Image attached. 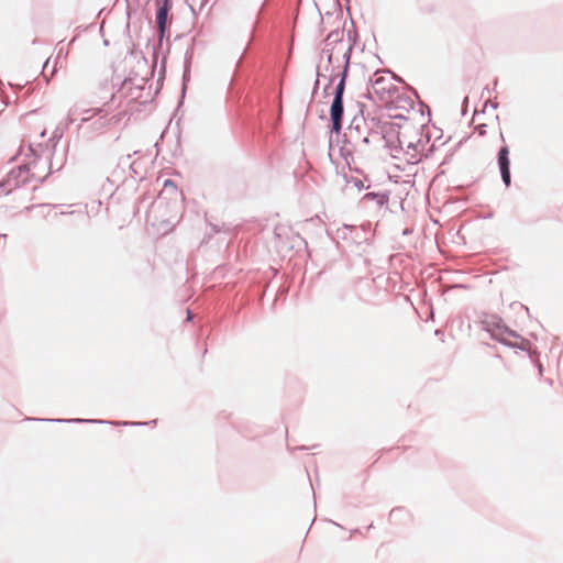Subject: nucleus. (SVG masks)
Segmentation results:
<instances>
[{
    "label": "nucleus",
    "mask_w": 563,
    "mask_h": 563,
    "mask_svg": "<svg viewBox=\"0 0 563 563\" xmlns=\"http://www.w3.org/2000/svg\"><path fill=\"white\" fill-rule=\"evenodd\" d=\"M373 528H374V525H373V522H372L371 525H368V526H367V528H366V529H367V530H371V529H373Z\"/></svg>",
    "instance_id": "338daca9"
},
{
    "label": "nucleus",
    "mask_w": 563,
    "mask_h": 563,
    "mask_svg": "<svg viewBox=\"0 0 563 563\" xmlns=\"http://www.w3.org/2000/svg\"><path fill=\"white\" fill-rule=\"evenodd\" d=\"M343 230H349L353 234L352 239L354 240V242L358 244L369 243L371 238L367 236L365 233H362V230L357 229L356 225L344 224Z\"/></svg>",
    "instance_id": "6ab92c4d"
},
{
    "label": "nucleus",
    "mask_w": 563,
    "mask_h": 563,
    "mask_svg": "<svg viewBox=\"0 0 563 563\" xmlns=\"http://www.w3.org/2000/svg\"><path fill=\"white\" fill-rule=\"evenodd\" d=\"M134 165H135L134 163L130 165V170L133 174L132 177H134V175H137V172H136Z\"/></svg>",
    "instance_id": "3c124183"
},
{
    "label": "nucleus",
    "mask_w": 563,
    "mask_h": 563,
    "mask_svg": "<svg viewBox=\"0 0 563 563\" xmlns=\"http://www.w3.org/2000/svg\"><path fill=\"white\" fill-rule=\"evenodd\" d=\"M65 47H66V46H65V44H64V40H63V41H60V42H58V43L56 44V49H57V57H56V60H58V59L62 57V55H63L64 53H65V56H66V55H68V52H67V51L65 52ZM56 63H57V62H55V64H56Z\"/></svg>",
    "instance_id": "72a5a7b5"
},
{
    "label": "nucleus",
    "mask_w": 563,
    "mask_h": 563,
    "mask_svg": "<svg viewBox=\"0 0 563 563\" xmlns=\"http://www.w3.org/2000/svg\"><path fill=\"white\" fill-rule=\"evenodd\" d=\"M390 190L368 191L362 197V201H375L382 208L388 206L390 199Z\"/></svg>",
    "instance_id": "2eb2a0df"
},
{
    "label": "nucleus",
    "mask_w": 563,
    "mask_h": 563,
    "mask_svg": "<svg viewBox=\"0 0 563 563\" xmlns=\"http://www.w3.org/2000/svg\"><path fill=\"white\" fill-rule=\"evenodd\" d=\"M48 63H49V57H47L46 60L44 62L43 67H42V73L45 71V68L47 67Z\"/></svg>",
    "instance_id": "5fc2aeb1"
},
{
    "label": "nucleus",
    "mask_w": 563,
    "mask_h": 563,
    "mask_svg": "<svg viewBox=\"0 0 563 563\" xmlns=\"http://www.w3.org/2000/svg\"><path fill=\"white\" fill-rule=\"evenodd\" d=\"M361 129H362L361 121L358 120L357 115H355L352 119L351 123L349 124V130H354L357 133H361Z\"/></svg>",
    "instance_id": "473e14b6"
},
{
    "label": "nucleus",
    "mask_w": 563,
    "mask_h": 563,
    "mask_svg": "<svg viewBox=\"0 0 563 563\" xmlns=\"http://www.w3.org/2000/svg\"><path fill=\"white\" fill-rule=\"evenodd\" d=\"M346 183H352L358 190H362L365 188L363 181L360 178L351 176L350 179L346 178ZM371 185L366 186V188H369Z\"/></svg>",
    "instance_id": "2f4dec72"
},
{
    "label": "nucleus",
    "mask_w": 563,
    "mask_h": 563,
    "mask_svg": "<svg viewBox=\"0 0 563 563\" xmlns=\"http://www.w3.org/2000/svg\"><path fill=\"white\" fill-rule=\"evenodd\" d=\"M385 77L384 76H374L369 78V85L374 88V92L379 97V100H384V95L394 96L399 92V88L395 85H389L385 87Z\"/></svg>",
    "instance_id": "9b49d317"
},
{
    "label": "nucleus",
    "mask_w": 563,
    "mask_h": 563,
    "mask_svg": "<svg viewBox=\"0 0 563 563\" xmlns=\"http://www.w3.org/2000/svg\"><path fill=\"white\" fill-rule=\"evenodd\" d=\"M340 68V71L334 75L336 76L338 80L343 79V81H347L350 74V65H342Z\"/></svg>",
    "instance_id": "cd10ccee"
},
{
    "label": "nucleus",
    "mask_w": 563,
    "mask_h": 563,
    "mask_svg": "<svg viewBox=\"0 0 563 563\" xmlns=\"http://www.w3.org/2000/svg\"><path fill=\"white\" fill-rule=\"evenodd\" d=\"M357 229L362 230V233H365L369 238L373 235L372 223L368 221L363 223L361 227H357Z\"/></svg>",
    "instance_id": "e433bc0d"
},
{
    "label": "nucleus",
    "mask_w": 563,
    "mask_h": 563,
    "mask_svg": "<svg viewBox=\"0 0 563 563\" xmlns=\"http://www.w3.org/2000/svg\"><path fill=\"white\" fill-rule=\"evenodd\" d=\"M320 77H325V75H323L321 73V65L318 64L317 65V79L314 80V84H313L312 96L318 92L319 84H320Z\"/></svg>",
    "instance_id": "c85d7f7f"
},
{
    "label": "nucleus",
    "mask_w": 563,
    "mask_h": 563,
    "mask_svg": "<svg viewBox=\"0 0 563 563\" xmlns=\"http://www.w3.org/2000/svg\"><path fill=\"white\" fill-rule=\"evenodd\" d=\"M328 130H329V134H330V137H329V147L330 148H332L334 142L336 145L341 144L340 146H347L349 144H351V141L347 137V135L345 133H342V129H340L339 132L331 130V118L329 119Z\"/></svg>",
    "instance_id": "dca6fc26"
},
{
    "label": "nucleus",
    "mask_w": 563,
    "mask_h": 563,
    "mask_svg": "<svg viewBox=\"0 0 563 563\" xmlns=\"http://www.w3.org/2000/svg\"><path fill=\"white\" fill-rule=\"evenodd\" d=\"M238 431L244 435V437H247V438H254V437H257L258 433L256 432H253L252 430H250V428L245 427V428H240L238 427Z\"/></svg>",
    "instance_id": "4c0bfd02"
},
{
    "label": "nucleus",
    "mask_w": 563,
    "mask_h": 563,
    "mask_svg": "<svg viewBox=\"0 0 563 563\" xmlns=\"http://www.w3.org/2000/svg\"><path fill=\"white\" fill-rule=\"evenodd\" d=\"M467 107H468V97L466 96V97H464L463 102H462V107H461L462 115H466Z\"/></svg>",
    "instance_id": "37998d69"
},
{
    "label": "nucleus",
    "mask_w": 563,
    "mask_h": 563,
    "mask_svg": "<svg viewBox=\"0 0 563 563\" xmlns=\"http://www.w3.org/2000/svg\"><path fill=\"white\" fill-rule=\"evenodd\" d=\"M335 79H336V76L334 74H330V76L328 77V82L323 87V97L324 98L329 96V89L331 88V86L333 85Z\"/></svg>",
    "instance_id": "7c9ffc66"
},
{
    "label": "nucleus",
    "mask_w": 563,
    "mask_h": 563,
    "mask_svg": "<svg viewBox=\"0 0 563 563\" xmlns=\"http://www.w3.org/2000/svg\"><path fill=\"white\" fill-rule=\"evenodd\" d=\"M103 38V45L104 46H109L110 45V41L108 37H102Z\"/></svg>",
    "instance_id": "4d7b16f0"
},
{
    "label": "nucleus",
    "mask_w": 563,
    "mask_h": 563,
    "mask_svg": "<svg viewBox=\"0 0 563 563\" xmlns=\"http://www.w3.org/2000/svg\"><path fill=\"white\" fill-rule=\"evenodd\" d=\"M33 421L55 422V423H91V424H112V426H124V427H144V426H156L157 419L148 421H129V420H102V419H86V418H29Z\"/></svg>",
    "instance_id": "7ed1b4c3"
},
{
    "label": "nucleus",
    "mask_w": 563,
    "mask_h": 563,
    "mask_svg": "<svg viewBox=\"0 0 563 563\" xmlns=\"http://www.w3.org/2000/svg\"><path fill=\"white\" fill-rule=\"evenodd\" d=\"M76 38H77L76 36H73V37H71V40H70V42L67 44V47H68L69 45H71Z\"/></svg>",
    "instance_id": "680f3d73"
},
{
    "label": "nucleus",
    "mask_w": 563,
    "mask_h": 563,
    "mask_svg": "<svg viewBox=\"0 0 563 563\" xmlns=\"http://www.w3.org/2000/svg\"><path fill=\"white\" fill-rule=\"evenodd\" d=\"M34 207H35V206L26 207V208H25V210H26V211H30V210H32Z\"/></svg>",
    "instance_id": "774afa93"
},
{
    "label": "nucleus",
    "mask_w": 563,
    "mask_h": 563,
    "mask_svg": "<svg viewBox=\"0 0 563 563\" xmlns=\"http://www.w3.org/2000/svg\"><path fill=\"white\" fill-rule=\"evenodd\" d=\"M163 194H170L173 196H177L178 189L175 181L170 178H167L163 183Z\"/></svg>",
    "instance_id": "b1692460"
},
{
    "label": "nucleus",
    "mask_w": 563,
    "mask_h": 563,
    "mask_svg": "<svg viewBox=\"0 0 563 563\" xmlns=\"http://www.w3.org/2000/svg\"><path fill=\"white\" fill-rule=\"evenodd\" d=\"M531 361L537 366L539 375L542 376V374L544 372L543 365L539 361H537L536 357L533 360H531Z\"/></svg>",
    "instance_id": "49530a36"
},
{
    "label": "nucleus",
    "mask_w": 563,
    "mask_h": 563,
    "mask_svg": "<svg viewBox=\"0 0 563 563\" xmlns=\"http://www.w3.org/2000/svg\"><path fill=\"white\" fill-rule=\"evenodd\" d=\"M482 329L492 334L498 335L499 338H519V333L512 330L504 319L497 313H484L481 319Z\"/></svg>",
    "instance_id": "423d86ee"
},
{
    "label": "nucleus",
    "mask_w": 563,
    "mask_h": 563,
    "mask_svg": "<svg viewBox=\"0 0 563 563\" xmlns=\"http://www.w3.org/2000/svg\"><path fill=\"white\" fill-rule=\"evenodd\" d=\"M424 137H426V143H429L431 140L430 133L428 132L427 134H424Z\"/></svg>",
    "instance_id": "13d9d810"
},
{
    "label": "nucleus",
    "mask_w": 563,
    "mask_h": 563,
    "mask_svg": "<svg viewBox=\"0 0 563 563\" xmlns=\"http://www.w3.org/2000/svg\"><path fill=\"white\" fill-rule=\"evenodd\" d=\"M395 96L396 99L394 101L386 103V109H402L406 110L407 112L415 109V102L409 96L399 95V92L396 93Z\"/></svg>",
    "instance_id": "4468645a"
},
{
    "label": "nucleus",
    "mask_w": 563,
    "mask_h": 563,
    "mask_svg": "<svg viewBox=\"0 0 563 563\" xmlns=\"http://www.w3.org/2000/svg\"><path fill=\"white\" fill-rule=\"evenodd\" d=\"M400 123L389 121L388 124H385V129L383 131L371 129L369 134H379L380 137L385 141V145H388L397 140H400Z\"/></svg>",
    "instance_id": "f8f14e48"
},
{
    "label": "nucleus",
    "mask_w": 563,
    "mask_h": 563,
    "mask_svg": "<svg viewBox=\"0 0 563 563\" xmlns=\"http://www.w3.org/2000/svg\"><path fill=\"white\" fill-rule=\"evenodd\" d=\"M456 288H466L465 285H462V284H459V285H455Z\"/></svg>",
    "instance_id": "69168bd1"
},
{
    "label": "nucleus",
    "mask_w": 563,
    "mask_h": 563,
    "mask_svg": "<svg viewBox=\"0 0 563 563\" xmlns=\"http://www.w3.org/2000/svg\"><path fill=\"white\" fill-rule=\"evenodd\" d=\"M274 245L278 253L299 252L307 249V241L290 228L277 225L274 229Z\"/></svg>",
    "instance_id": "f03ea898"
},
{
    "label": "nucleus",
    "mask_w": 563,
    "mask_h": 563,
    "mask_svg": "<svg viewBox=\"0 0 563 563\" xmlns=\"http://www.w3.org/2000/svg\"><path fill=\"white\" fill-rule=\"evenodd\" d=\"M339 153L342 159L349 164L350 159H353V151L349 148L347 146H340Z\"/></svg>",
    "instance_id": "a878e982"
},
{
    "label": "nucleus",
    "mask_w": 563,
    "mask_h": 563,
    "mask_svg": "<svg viewBox=\"0 0 563 563\" xmlns=\"http://www.w3.org/2000/svg\"><path fill=\"white\" fill-rule=\"evenodd\" d=\"M510 308H511V309H518V308H519V309H522V310H525V311L527 312V314H528L529 317H531V316H530V310H529V308H528L527 306L522 305V303H521V302H519V301H514V302H511V303H510Z\"/></svg>",
    "instance_id": "ea45409f"
},
{
    "label": "nucleus",
    "mask_w": 563,
    "mask_h": 563,
    "mask_svg": "<svg viewBox=\"0 0 563 563\" xmlns=\"http://www.w3.org/2000/svg\"><path fill=\"white\" fill-rule=\"evenodd\" d=\"M500 139L503 141V145L497 151L496 159L501 181L506 188H509L511 185V162L509 157L510 150L509 146L505 143L503 132H500Z\"/></svg>",
    "instance_id": "6e6552de"
},
{
    "label": "nucleus",
    "mask_w": 563,
    "mask_h": 563,
    "mask_svg": "<svg viewBox=\"0 0 563 563\" xmlns=\"http://www.w3.org/2000/svg\"><path fill=\"white\" fill-rule=\"evenodd\" d=\"M486 128H487V125H486V124H478V125L475 128V130H476V132L478 133V135L484 136V135H486Z\"/></svg>",
    "instance_id": "c03bdc74"
},
{
    "label": "nucleus",
    "mask_w": 563,
    "mask_h": 563,
    "mask_svg": "<svg viewBox=\"0 0 563 563\" xmlns=\"http://www.w3.org/2000/svg\"><path fill=\"white\" fill-rule=\"evenodd\" d=\"M365 104L362 103V102H358V113L362 115V120L363 122H372L373 124V128H376L377 130L379 131H383L385 129V124H388L389 122V119L388 120H383L382 118H376V117H371L369 113H367V115L364 114V109H365Z\"/></svg>",
    "instance_id": "f3484780"
},
{
    "label": "nucleus",
    "mask_w": 563,
    "mask_h": 563,
    "mask_svg": "<svg viewBox=\"0 0 563 563\" xmlns=\"http://www.w3.org/2000/svg\"><path fill=\"white\" fill-rule=\"evenodd\" d=\"M429 153L424 155H419L418 153L410 154L409 158H407V163L411 165H417L422 162L423 158H428Z\"/></svg>",
    "instance_id": "bb28decb"
},
{
    "label": "nucleus",
    "mask_w": 563,
    "mask_h": 563,
    "mask_svg": "<svg viewBox=\"0 0 563 563\" xmlns=\"http://www.w3.org/2000/svg\"><path fill=\"white\" fill-rule=\"evenodd\" d=\"M363 98H365L367 100H373V96H372L371 91H367L366 93H364Z\"/></svg>",
    "instance_id": "603ef678"
},
{
    "label": "nucleus",
    "mask_w": 563,
    "mask_h": 563,
    "mask_svg": "<svg viewBox=\"0 0 563 563\" xmlns=\"http://www.w3.org/2000/svg\"><path fill=\"white\" fill-rule=\"evenodd\" d=\"M194 318H195V317H194L192 311H191L190 309H187V310H186V319H185V321H186V322H192V321H194Z\"/></svg>",
    "instance_id": "de8ad7c7"
},
{
    "label": "nucleus",
    "mask_w": 563,
    "mask_h": 563,
    "mask_svg": "<svg viewBox=\"0 0 563 563\" xmlns=\"http://www.w3.org/2000/svg\"><path fill=\"white\" fill-rule=\"evenodd\" d=\"M406 517H409L408 511L404 507H395L389 512V520H396V519H405Z\"/></svg>",
    "instance_id": "5701e85b"
},
{
    "label": "nucleus",
    "mask_w": 563,
    "mask_h": 563,
    "mask_svg": "<svg viewBox=\"0 0 563 563\" xmlns=\"http://www.w3.org/2000/svg\"><path fill=\"white\" fill-rule=\"evenodd\" d=\"M324 70H325V71H330V74H334V73H333V71H334V67H333L332 65L327 64V65L324 66Z\"/></svg>",
    "instance_id": "8fccbe9b"
},
{
    "label": "nucleus",
    "mask_w": 563,
    "mask_h": 563,
    "mask_svg": "<svg viewBox=\"0 0 563 563\" xmlns=\"http://www.w3.org/2000/svg\"><path fill=\"white\" fill-rule=\"evenodd\" d=\"M331 37H325L324 40V46L322 48V54H324L327 57L329 54H333V51L344 42V37H336V40L330 42Z\"/></svg>",
    "instance_id": "aec40b11"
},
{
    "label": "nucleus",
    "mask_w": 563,
    "mask_h": 563,
    "mask_svg": "<svg viewBox=\"0 0 563 563\" xmlns=\"http://www.w3.org/2000/svg\"><path fill=\"white\" fill-rule=\"evenodd\" d=\"M385 147L390 151V155L394 159H399L400 158L399 154L402 152L404 153L406 152V151H404V145H402L401 139L395 141L388 145H385Z\"/></svg>",
    "instance_id": "4be33fe9"
},
{
    "label": "nucleus",
    "mask_w": 563,
    "mask_h": 563,
    "mask_svg": "<svg viewBox=\"0 0 563 563\" xmlns=\"http://www.w3.org/2000/svg\"><path fill=\"white\" fill-rule=\"evenodd\" d=\"M103 110L101 108H92V109H88L86 110L85 112L88 113V112H92V114H99L101 113Z\"/></svg>",
    "instance_id": "09e8293b"
},
{
    "label": "nucleus",
    "mask_w": 563,
    "mask_h": 563,
    "mask_svg": "<svg viewBox=\"0 0 563 563\" xmlns=\"http://www.w3.org/2000/svg\"><path fill=\"white\" fill-rule=\"evenodd\" d=\"M420 128H421V132H422V133H423L424 129H428L427 124H424V123H423V124H421V126H420Z\"/></svg>",
    "instance_id": "e2e57ef3"
},
{
    "label": "nucleus",
    "mask_w": 563,
    "mask_h": 563,
    "mask_svg": "<svg viewBox=\"0 0 563 563\" xmlns=\"http://www.w3.org/2000/svg\"><path fill=\"white\" fill-rule=\"evenodd\" d=\"M209 227L211 229L212 234H218V233H220L222 231L228 232L230 230L225 224L220 227L218 224L209 223Z\"/></svg>",
    "instance_id": "c9c22d12"
},
{
    "label": "nucleus",
    "mask_w": 563,
    "mask_h": 563,
    "mask_svg": "<svg viewBox=\"0 0 563 563\" xmlns=\"http://www.w3.org/2000/svg\"><path fill=\"white\" fill-rule=\"evenodd\" d=\"M51 143H53V139H48L44 143H38L36 146L33 143H29V145H27V150H29V155L27 156L33 158V162H31L32 164H35L41 158V156L43 154H46V153L48 154V156H47V158H48V174L38 179L41 184H43L46 180V178L51 174H53L55 172L54 165H53V162H52V155L54 154L55 150H52V147L49 146ZM62 167H63V164H60L56 168V172H58Z\"/></svg>",
    "instance_id": "0eeeda50"
},
{
    "label": "nucleus",
    "mask_w": 563,
    "mask_h": 563,
    "mask_svg": "<svg viewBox=\"0 0 563 563\" xmlns=\"http://www.w3.org/2000/svg\"><path fill=\"white\" fill-rule=\"evenodd\" d=\"M123 42L125 51L122 60L123 74H119L120 66L112 64V87L115 91L112 99L117 97L130 98L128 103L130 111H142L147 104L152 103L154 97L158 95L163 87L166 76L167 54H162L163 43L169 46L170 37H147L146 48L152 49V64H148L144 53L131 41Z\"/></svg>",
    "instance_id": "f257e3e1"
},
{
    "label": "nucleus",
    "mask_w": 563,
    "mask_h": 563,
    "mask_svg": "<svg viewBox=\"0 0 563 563\" xmlns=\"http://www.w3.org/2000/svg\"><path fill=\"white\" fill-rule=\"evenodd\" d=\"M383 74H389L391 76V79L398 84H405V79L399 76L398 74H396L395 71H393L391 69L389 68H384V69H377L375 73H374V76H383Z\"/></svg>",
    "instance_id": "393cba45"
},
{
    "label": "nucleus",
    "mask_w": 563,
    "mask_h": 563,
    "mask_svg": "<svg viewBox=\"0 0 563 563\" xmlns=\"http://www.w3.org/2000/svg\"><path fill=\"white\" fill-rule=\"evenodd\" d=\"M190 63H191V54L189 53V49H187V52L185 54L184 71H183V76H181V91H180V96H179V100H178L176 110H178L184 104L187 86L190 81Z\"/></svg>",
    "instance_id": "ddd939ff"
},
{
    "label": "nucleus",
    "mask_w": 563,
    "mask_h": 563,
    "mask_svg": "<svg viewBox=\"0 0 563 563\" xmlns=\"http://www.w3.org/2000/svg\"><path fill=\"white\" fill-rule=\"evenodd\" d=\"M65 47H66V46H65V44H64V40H63V41H60V42H58V43L56 44V49H57V57H56V60H58V59L62 57V55H63L64 53H65V56H66V55H68V52H67V51L65 52ZM56 63H57V62H55V64H56Z\"/></svg>",
    "instance_id": "f704fd0d"
},
{
    "label": "nucleus",
    "mask_w": 563,
    "mask_h": 563,
    "mask_svg": "<svg viewBox=\"0 0 563 563\" xmlns=\"http://www.w3.org/2000/svg\"><path fill=\"white\" fill-rule=\"evenodd\" d=\"M358 40H361V37H347L349 46H347V48L345 49V52L343 53V56H342L343 65H350L351 66L352 52L355 48V44H357Z\"/></svg>",
    "instance_id": "412c9836"
},
{
    "label": "nucleus",
    "mask_w": 563,
    "mask_h": 563,
    "mask_svg": "<svg viewBox=\"0 0 563 563\" xmlns=\"http://www.w3.org/2000/svg\"><path fill=\"white\" fill-rule=\"evenodd\" d=\"M1 239H3V241H5V240H7V234H2V233H0V240H1Z\"/></svg>",
    "instance_id": "0e129e2a"
},
{
    "label": "nucleus",
    "mask_w": 563,
    "mask_h": 563,
    "mask_svg": "<svg viewBox=\"0 0 563 563\" xmlns=\"http://www.w3.org/2000/svg\"><path fill=\"white\" fill-rule=\"evenodd\" d=\"M424 144V141L419 139L418 141L416 142H410L408 145H407V151L405 152V154H409V150L413 151L415 153H418V147L419 146H422Z\"/></svg>",
    "instance_id": "c756f323"
},
{
    "label": "nucleus",
    "mask_w": 563,
    "mask_h": 563,
    "mask_svg": "<svg viewBox=\"0 0 563 563\" xmlns=\"http://www.w3.org/2000/svg\"><path fill=\"white\" fill-rule=\"evenodd\" d=\"M518 339L520 340L519 342H514L506 338H499L498 335L492 334V340H494V341L498 342L499 344L507 346L509 349L520 350L522 352H526L530 360H533L534 355L539 356V352L530 350L531 343L528 339H525L520 334H519Z\"/></svg>",
    "instance_id": "9d476101"
},
{
    "label": "nucleus",
    "mask_w": 563,
    "mask_h": 563,
    "mask_svg": "<svg viewBox=\"0 0 563 563\" xmlns=\"http://www.w3.org/2000/svg\"><path fill=\"white\" fill-rule=\"evenodd\" d=\"M387 119H389V121H393V120H399V121H407L408 120V117L402 114V113H396V114H386Z\"/></svg>",
    "instance_id": "58836bf2"
},
{
    "label": "nucleus",
    "mask_w": 563,
    "mask_h": 563,
    "mask_svg": "<svg viewBox=\"0 0 563 563\" xmlns=\"http://www.w3.org/2000/svg\"><path fill=\"white\" fill-rule=\"evenodd\" d=\"M487 106H490L493 109H497L499 107V103L498 101L494 100V101H486L483 106V110L482 112L485 111V109L487 108Z\"/></svg>",
    "instance_id": "a18cd8bd"
},
{
    "label": "nucleus",
    "mask_w": 563,
    "mask_h": 563,
    "mask_svg": "<svg viewBox=\"0 0 563 563\" xmlns=\"http://www.w3.org/2000/svg\"><path fill=\"white\" fill-rule=\"evenodd\" d=\"M261 37H250V41L247 42L246 46H245V52H251L254 49L256 43H257V40H260Z\"/></svg>",
    "instance_id": "a19ab883"
},
{
    "label": "nucleus",
    "mask_w": 563,
    "mask_h": 563,
    "mask_svg": "<svg viewBox=\"0 0 563 563\" xmlns=\"http://www.w3.org/2000/svg\"><path fill=\"white\" fill-rule=\"evenodd\" d=\"M345 88L346 81L339 79L333 90L329 115L331 117V130L335 132L343 129Z\"/></svg>",
    "instance_id": "20e7f679"
},
{
    "label": "nucleus",
    "mask_w": 563,
    "mask_h": 563,
    "mask_svg": "<svg viewBox=\"0 0 563 563\" xmlns=\"http://www.w3.org/2000/svg\"><path fill=\"white\" fill-rule=\"evenodd\" d=\"M155 22L157 25V31L161 35H164L169 31L168 26L172 24V15L169 12L173 7V0H155Z\"/></svg>",
    "instance_id": "1a4fd4ad"
},
{
    "label": "nucleus",
    "mask_w": 563,
    "mask_h": 563,
    "mask_svg": "<svg viewBox=\"0 0 563 563\" xmlns=\"http://www.w3.org/2000/svg\"><path fill=\"white\" fill-rule=\"evenodd\" d=\"M497 84H498V79L496 78V79L493 81V85H494L493 89H494V90L496 89Z\"/></svg>",
    "instance_id": "052dcab7"
},
{
    "label": "nucleus",
    "mask_w": 563,
    "mask_h": 563,
    "mask_svg": "<svg viewBox=\"0 0 563 563\" xmlns=\"http://www.w3.org/2000/svg\"><path fill=\"white\" fill-rule=\"evenodd\" d=\"M401 85H402V89L405 91H408V92L412 93L418 99V106L420 107V109H419L420 114L423 117L424 112H426L427 115H428V122H430L431 121V109H430V107L424 101H422L419 98L418 91L413 87H411L406 81H405V84H401Z\"/></svg>",
    "instance_id": "a211bd4d"
},
{
    "label": "nucleus",
    "mask_w": 563,
    "mask_h": 563,
    "mask_svg": "<svg viewBox=\"0 0 563 563\" xmlns=\"http://www.w3.org/2000/svg\"><path fill=\"white\" fill-rule=\"evenodd\" d=\"M362 143L368 145L371 143L369 141V137L368 136H365L363 140H362Z\"/></svg>",
    "instance_id": "6e6d98bb"
},
{
    "label": "nucleus",
    "mask_w": 563,
    "mask_h": 563,
    "mask_svg": "<svg viewBox=\"0 0 563 563\" xmlns=\"http://www.w3.org/2000/svg\"><path fill=\"white\" fill-rule=\"evenodd\" d=\"M332 63H333V54H329V56L327 57V64L332 65Z\"/></svg>",
    "instance_id": "864d4df0"
},
{
    "label": "nucleus",
    "mask_w": 563,
    "mask_h": 563,
    "mask_svg": "<svg viewBox=\"0 0 563 563\" xmlns=\"http://www.w3.org/2000/svg\"><path fill=\"white\" fill-rule=\"evenodd\" d=\"M60 137H62V133L57 134L56 131L53 133V135L51 137V139H53V143H51V145H49L52 147V150H56V146H57Z\"/></svg>",
    "instance_id": "79ce46f5"
},
{
    "label": "nucleus",
    "mask_w": 563,
    "mask_h": 563,
    "mask_svg": "<svg viewBox=\"0 0 563 563\" xmlns=\"http://www.w3.org/2000/svg\"><path fill=\"white\" fill-rule=\"evenodd\" d=\"M32 163H23L14 168H12L0 181V189L3 191L5 196L12 192L14 188H20L21 186H25L30 178H34V174H29L31 170Z\"/></svg>",
    "instance_id": "39448f33"
},
{
    "label": "nucleus",
    "mask_w": 563,
    "mask_h": 563,
    "mask_svg": "<svg viewBox=\"0 0 563 563\" xmlns=\"http://www.w3.org/2000/svg\"><path fill=\"white\" fill-rule=\"evenodd\" d=\"M70 123H73V119L68 118V119H67V121H66V128H67Z\"/></svg>",
    "instance_id": "bf43d9fd"
}]
</instances>
